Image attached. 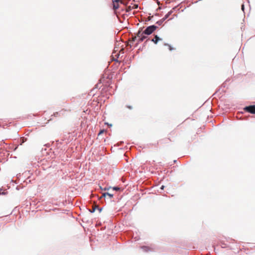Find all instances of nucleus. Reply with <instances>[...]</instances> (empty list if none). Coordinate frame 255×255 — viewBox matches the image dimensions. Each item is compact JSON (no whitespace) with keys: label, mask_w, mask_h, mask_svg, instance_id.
I'll return each instance as SVG.
<instances>
[{"label":"nucleus","mask_w":255,"mask_h":255,"mask_svg":"<svg viewBox=\"0 0 255 255\" xmlns=\"http://www.w3.org/2000/svg\"><path fill=\"white\" fill-rule=\"evenodd\" d=\"M120 0H113V7L114 9H118L119 8V4L118 3V2H119Z\"/></svg>","instance_id":"3"},{"label":"nucleus","mask_w":255,"mask_h":255,"mask_svg":"<svg viewBox=\"0 0 255 255\" xmlns=\"http://www.w3.org/2000/svg\"><path fill=\"white\" fill-rule=\"evenodd\" d=\"M141 249L144 251V252H147L149 251V248L146 246H143L141 247Z\"/></svg>","instance_id":"9"},{"label":"nucleus","mask_w":255,"mask_h":255,"mask_svg":"<svg viewBox=\"0 0 255 255\" xmlns=\"http://www.w3.org/2000/svg\"><path fill=\"white\" fill-rule=\"evenodd\" d=\"M128 108H129V109H132V107H131V106H128Z\"/></svg>","instance_id":"21"},{"label":"nucleus","mask_w":255,"mask_h":255,"mask_svg":"<svg viewBox=\"0 0 255 255\" xmlns=\"http://www.w3.org/2000/svg\"><path fill=\"white\" fill-rule=\"evenodd\" d=\"M107 195H108V196H109L110 198H112L114 196L113 194L109 193L108 192H105L102 194V196L103 197H106Z\"/></svg>","instance_id":"6"},{"label":"nucleus","mask_w":255,"mask_h":255,"mask_svg":"<svg viewBox=\"0 0 255 255\" xmlns=\"http://www.w3.org/2000/svg\"><path fill=\"white\" fill-rule=\"evenodd\" d=\"M164 21V19H163L162 18L158 21H157L156 22V23L159 25H160L162 24V23Z\"/></svg>","instance_id":"10"},{"label":"nucleus","mask_w":255,"mask_h":255,"mask_svg":"<svg viewBox=\"0 0 255 255\" xmlns=\"http://www.w3.org/2000/svg\"><path fill=\"white\" fill-rule=\"evenodd\" d=\"M137 37L135 36L134 38H133V40L134 41Z\"/></svg>","instance_id":"20"},{"label":"nucleus","mask_w":255,"mask_h":255,"mask_svg":"<svg viewBox=\"0 0 255 255\" xmlns=\"http://www.w3.org/2000/svg\"><path fill=\"white\" fill-rule=\"evenodd\" d=\"M128 10L132 9L131 5H130L128 7Z\"/></svg>","instance_id":"16"},{"label":"nucleus","mask_w":255,"mask_h":255,"mask_svg":"<svg viewBox=\"0 0 255 255\" xmlns=\"http://www.w3.org/2000/svg\"><path fill=\"white\" fill-rule=\"evenodd\" d=\"M103 132V130H101V131L99 132V134H101V133H102Z\"/></svg>","instance_id":"22"},{"label":"nucleus","mask_w":255,"mask_h":255,"mask_svg":"<svg viewBox=\"0 0 255 255\" xmlns=\"http://www.w3.org/2000/svg\"><path fill=\"white\" fill-rule=\"evenodd\" d=\"M97 209H98V210H99V212H101L102 209V208H98Z\"/></svg>","instance_id":"19"},{"label":"nucleus","mask_w":255,"mask_h":255,"mask_svg":"<svg viewBox=\"0 0 255 255\" xmlns=\"http://www.w3.org/2000/svg\"><path fill=\"white\" fill-rule=\"evenodd\" d=\"M245 110L251 114H255V105L246 107Z\"/></svg>","instance_id":"2"},{"label":"nucleus","mask_w":255,"mask_h":255,"mask_svg":"<svg viewBox=\"0 0 255 255\" xmlns=\"http://www.w3.org/2000/svg\"><path fill=\"white\" fill-rule=\"evenodd\" d=\"M145 34L142 35V36L138 39V42H141L147 38V36L144 35Z\"/></svg>","instance_id":"5"},{"label":"nucleus","mask_w":255,"mask_h":255,"mask_svg":"<svg viewBox=\"0 0 255 255\" xmlns=\"http://www.w3.org/2000/svg\"><path fill=\"white\" fill-rule=\"evenodd\" d=\"M97 208H98V207L96 206L94 207H93L92 210H90V212L91 213H94Z\"/></svg>","instance_id":"12"},{"label":"nucleus","mask_w":255,"mask_h":255,"mask_svg":"<svg viewBox=\"0 0 255 255\" xmlns=\"http://www.w3.org/2000/svg\"><path fill=\"white\" fill-rule=\"evenodd\" d=\"M161 39L159 38L157 35L154 36V37L152 39V41H153L155 44H157L158 41L161 40Z\"/></svg>","instance_id":"4"},{"label":"nucleus","mask_w":255,"mask_h":255,"mask_svg":"<svg viewBox=\"0 0 255 255\" xmlns=\"http://www.w3.org/2000/svg\"><path fill=\"white\" fill-rule=\"evenodd\" d=\"M242 9L244 11V4H242Z\"/></svg>","instance_id":"17"},{"label":"nucleus","mask_w":255,"mask_h":255,"mask_svg":"<svg viewBox=\"0 0 255 255\" xmlns=\"http://www.w3.org/2000/svg\"><path fill=\"white\" fill-rule=\"evenodd\" d=\"M220 91V89H219L218 91H217V92L215 94H217Z\"/></svg>","instance_id":"23"},{"label":"nucleus","mask_w":255,"mask_h":255,"mask_svg":"<svg viewBox=\"0 0 255 255\" xmlns=\"http://www.w3.org/2000/svg\"><path fill=\"white\" fill-rule=\"evenodd\" d=\"M165 45H166V44H165ZM167 45H168V46H169V50H170V51H171V50L173 49V48H172L170 45H168V44H167Z\"/></svg>","instance_id":"14"},{"label":"nucleus","mask_w":255,"mask_h":255,"mask_svg":"<svg viewBox=\"0 0 255 255\" xmlns=\"http://www.w3.org/2000/svg\"><path fill=\"white\" fill-rule=\"evenodd\" d=\"M128 10L132 9L131 5H130L128 7Z\"/></svg>","instance_id":"15"},{"label":"nucleus","mask_w":255,"mask_h":255,"mask_svg":"<svg viewBox=\"0 0 255 255\" xmlns=\"http://www.w3.org/2000/svg\"><path fill=\"white\" fill-rule=\"evenodd\" d=\"M157 28V26L154 25L149 26L144 30V33L146 35H150L154 32Z\"/></svg>","instance_id":"1"},{"label":"nucleus","mask_w":255,"mask_h":255,"mask_svg":"<svg viewBox=\"0 0 255 255\" xmlns=\"http://www.w3.org/2000/svg\"><path fill=\"white\" fill-rule=\"evenodd\" d=\"M144 34V31L141 32L140 30H139L136 34V37L139 39V38L142 36V35Z\"/></svg>","instance_id":"7"},{"label":"nucleus","mask_w":255,"mask_h":255,"mask_svg":"<svg viewBox=\"0 0 255 255\" xmlns=\"http://www.w3.org/2000/svg\"><path fill=\"white\" fill-rule=\"evenodd\" d=\"M164 186L162 185V186H161V187H160V189H161V190H163V189H164Z\"/></svg>","instance_id":"18"},{"label":"nucleus","mask_w":255,"mask_h":255,"mask_svg":"<svg viewBox=\"0 0 255 255\" xmlns=\"http://www.w3.org/2000/svg\"><path fill=\"white\" fill-rule=\"evenodd\" d=\"M172 11L171 10L170 11H169L165 16L163 18H162L163 19H164V21L172 13Z\"/></svg>","instance_id":"8"},{"label":"nucleus","mask_w":255,"mask_h":255,"mask_svg":"<svg viewBox=\"0 0 255 255\" xmlns=\"http://www.w3.org/2000/svg\"><path fill=\"white\" fill-rule=\"evenodd\" d=\"M120 189V188L118 187H113V190H116V191H118V190H119Z\"/></svg>","instance_id":"13"},{"label":"nucleus","mask_w":255,"mask_h":255,"mask_svg":"<svg viewBox=\"0 0 255 255\" xmlns=\"http://www.w3.org/2000/svg\"><path fill=\"white\" fill-rule=\"evenodd\" d=\"M5 194V193H4V192H2V193H0V194Z\"/></svg>","instance_id":"24"},{"label":"nucleus","mask_w":255,"mask_h":255,"mask_svg":"<svg viewBox=\"0 0 255 255\" xmlns=\"http://www.w3.org/2000/svg\"><path fill=\"white\" fill-rule=\"evenodd\" d=\"M132 9H136L138 7V5L136 4H131Z\"/></svg>","instance_id":"11"}]
</instances>
